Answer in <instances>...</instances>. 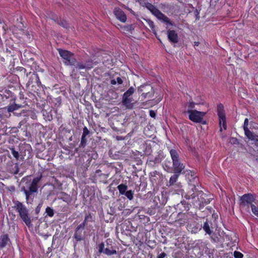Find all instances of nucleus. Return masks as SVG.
Segmentation results:
<instances>
[{
    "instance_id": "nucleus-8",
    "label": "nucleus",
    "mask_w": 258,
    "mask_h": 258,
    "mask_svg": "<svg viewBox=\"0 0 258 258\" xmlns=\"http://www.w3.org/2000/svg\"><path fill=\"white\" fill-rule=\"evenodd\" d=\"M138 91L139 93H142L141 96L144 99H151L153 97L154 94V90L150 84L141 85L138 87Z\"/></svg>"
},
{
    "instance_id": "nucleus-33",
    "label": "nucleus",
    "mask_w": 258,
    "mask_h": 258,
    "mask_svg": "<svg viewBox=\"0 0 258 258\" xmlns=\"http://www.w3.org/2000/svg\"><path fill=\"white\" fill-rule=\"evenodd\" d=\"M251 211L252 212L258 217V207L255 205H251Z\"/></svg>"
},
{
    "instance_id": "nucleus-16",
    "label": "nucleus",
    "mask_w": 258,
    "mask_h": 258,
    "mask_svg": "<svg viewBox=\"0 0 258 258\" xmlns=\"http://www.w3.org/2000/svg\"><path fill=\"white\" fill-rule=\"evenodd\" d=\"M29 75H30V79L27 83L28 85H32L34 86V84H35L37 86H39L41 84L39 77L37 74L34 72L32 73H29Z\"/></svg>"
},
{
    "instance_id": "nucleus-40",
    "label": "nucleus",
    "mask_w": 258,
    "mask_h": 258,
    "mask_svg": "<svg viewBox=\"0 0 258 258\" xmlns=\"http://www.w3.org/2000/svg\"><path fill=\"white\" fill-rule=\"evenodd\" d=\"M42 205L39 204L37 207L35 208V213L37 215L40 212Z\"/></svg>"
},
{
    "instance_id": "nucleus-56",
    "label": "nucleus",
    "mask_w": 258,
    "mask_h": 258,
    "mask_svg": "<svg viewBox=\"0 0 258 258\" xmlns=\"http://www.w3.org/2000/svg\"><path fill=\"white\" fill-rule=\"evenodd\" d=\"M75 151H76V152H77V151H78V148H76V150H75Z\"/></svg>"
},
{
    "instance_id": "nucleus-4",
    "label": "nucleus",
    "mask_w": 258,
    "mask_h": 258,
    "mask_svg": "<svg viewBox=\"0 0 258 258\" xmlns=\"http://www.w3.org/2000/svg\"><path fill=\"white\" fill-rule=\"evenodd\" d=\"M170 155L172 161V170L173 172L183 173L185 166L181 162L177 151L174 149L170 150Z\"/></svg>"
},
{
    "instance_id": "nucleus-44",
    "label": "nucleus",
    "mask_w": 258,
    "mask_h": 258,
    "mask_svg": "<svg viewBox=\"0 0 258 258\" xmlns=\"http://www.w3.org/2000/svg\"><path fill=\"white\" fill-rule=\"evenodd\" d=\"M166 254L164 252H163L158 255L157 258H164L166 256Z\"/></svg>"
},
{
    "instance_id": "nucleus-6",
    "label": "nucleus",
    "mask_w": 258,
    "mask_h": 258,
    "mask_svg": "<svg viewBox=\"0 0 258 258\" xmlns=\"http://www.w3.org/2000/svg\"><path fill=\"white\" fill-rule=\"evenodd\" d=\"M58 53L63 59V63L67 66H75L77 64V60L75 57L74 54L71 52L63 50L60 48L57 49Z\"/></svg>"
},
{
    "instance_id": "nucleus-18",
    "label": "nucleus",
    "mask_w": 258,
    "mask_h": 258,
    "mask_svg": "<svg viewBox=\"0 0 258 258\" xmlns=\"http://www.w3.org/2000/svg\"><path fill=\"white\" fill-rule=\"evenodd\" d=\"M58 198L62 200L63 202L70 203L72 202V199L70 195L66 194L64 192H61L58 194Z\"/></svg>"
},
{
    "instance_id": "nucleus-45",
    "label": "nucleus",
    "mask_w": 258,
    "mask_h": 258,
    "mask_svg": "<svg viewBox=\"0 0 258 258\" xmlns=\"http://www.w3.org/2000/svg\"><path fill=\"white\" fill-rule=\"evenodd\" d=\"M116 81L118 84H121L123 82L122 79L120 77H117Z\"/></svg>"
},
{
    "instance_id": "nucleus-2",
    "label": "nucleus",
    "mask_w": 258,
    "mask_h": 258,
    "mask_svg": "<svg viewBox=\"0 0 258 258\" xmlns=\"http://www.w3.org/2000/svg\"><path fill=\"white\" fill-rule=\"evenodd\" d=\"M42 176L41 174L33 178L32 182L27 180L24 185L21 186V191L24 192L26 196L27 204L31 203L37 192L38 189V183L41 180Z\"/></svg>"
},
{
    "instance_id": "nucleus-17",
    "label": "nucleus",
    "mask_w": 258,
    "mask_h": 258,
    "mask_svg": "<svg viewBox=\"0 0 258 258\" xmlns=\"http://www.w3.org/2000/svg\"><path fill=\"white\" fill-rule=\"evenodd\" d=\"M167 36L169 40L173 43H176L178 42V37L177 34L174 30H168L167 31Z\"/></svg>"
},
{
    "instance_id": "nucleus-32",
    "label": "nucleus",
    "mask_w": 258,
    "mask_h": 258,
    "mask_svg": "<svg viewBox=\"0 0 258 258\" xmlns=\"http://www.w3.org/2000/svg\"><path fill=\"white\" fill-rule=\"evenodd\" d=\"M145 6L151 12H152L155 8L154 6L149 3H145Z\"/></svg>"
},
{
    "instance_id": "nucleus-1",
    "label": "nucleus",
    "mask_w": 258,
    "mask_h": 258,
    "mask_svg": "<svg viewBox=\"0 0 258 258\" xmlns=\"http://www.w3.org/2000/svg\"><path fill=\"white\" fill-rule=\"evenodd\" d=\"M208 197V196L202 191H198L195 185L192 186L191 190L188 191L184 196L186 199L191 200V203L193 205H199L201 208L210 203L211 198H209Z\"/></svg>"
},
{
    "instance_id": "nucleus-10",
    "label": "nucleus",
    "mask_w": 258,
    "mask_h": 258,
    "mask_svg": "<svg viewBox=\"0 0 258 258\" xmlns=\"http://www.w3.org/2000/svg\"><path fill=\"white\" fill-rule=\"evenodd\" d=\"M84 229L85 227L84 224H80L76 228L74 235V238L75 239V241L74 242L75 246L76 245L78 241H81L84 239Z\"/></svg>"
},
{
    "instance_id": "nucleus-12",
    "label": "nucleus",
    "mask_w": 258,
    "mask_h": 258,
    "mask_svg": "<svg viewBox=\"0 0 258 258\" xmlns=\"http://www.w3.org/2000/svg\"><path fill=\"white\" fill-rule=\"evenodd\" d=\"M23 106L21 104H18L15 103L9 105L8 106L5 107L3 108L4 110H7V111L8 112H13L14 115L17 116H20L22 114L25 113L26 111L25 110H23L21 112L18 113L16 112V111L20 108H22Z\"/></svg>"
},
{
    "instance_id": "nucleus-9",
    "label": "nucleus",
    "mask_w": 258,
    "mask_h": 258,
    "mask_svg": "<svg viewBox=\"0 0 258 258\" xmlns=\"http://www.w3.org/2000/svg\"><path fill=\"white\" fill-rule=\"evenodd\" d=\"M255 200V198L250 194H246L243 195L240 198L239 205L241 207H247V209L249 207L251 208V205H254L252 203Z\"/></svg>"
},
{
    "instance_id": "nucleus-54",
    "label": "nucleus",
    "mask_w": 258,
    "mask_h": 258,
    "mask_svg": "<svg viewBox=\"0 0 258 258\" xmlns=\"http://www.w3.org/2000/svg\"><path fill=\"white\" fill-rule=\"evenodd\" d=\"M101 172V170H99V169L97 170L96 171V173H99V172Z\"/></svg>"
},
{
    "instance_id": "nucleus-46",
    "label": "nucleus",
    "mask_w": 258,
    "mask_h": 258,
    "mask_svg": "<svg viewBox=\"0 0 258 258\" xmlns=\"http://www.w3.org/2000/svg\"><path fill=\"white\" fill-rule=\"evenodd\" d=\"M150 115L152 117H155L156 116V113L155 112L153 111V110H150Z\"/></svg>"
},
{
    "instance_id": "nucleus-26",
    "label": "nucleus",
    "mask_w": 258,
    "mask_h": 258,
    "mask_svg": "<svg viewBox=\"0 0 258 258\" xmlns=\"http://www.w3.org/2000/svg\"><path fill=\"white\" fill-rule=\"evenodd\" d=\"M135 92V88L133 87H131L124 94L123 96L130 97Z\"/></svg>"
},
{
    "instance_id": "nucleus-24",
    "label": "nucleus",
    "mask_w": 258,
    "mask_h": 258,
    "mask_svg": "<svg viewBox=\"0 0 258 258\" xmlns=\"http://www.w3.org/2000/svg\"><path fill=\"white\" fill-rule=\"evenodd\" d=\"M157 18L159 20H162L164 22L167 23L171 25H173V24L170 21V19L162 13H161L160 15H159V16Z\"/></svg>"
},
{
    "instance_id": "nucleus-34",
    "label": "nucleus",
    "mask_w": 258,
    "mask_h": 258,
    "mask_svg": "<svg viewBox=\"0 0 258 258\" xmlns=\"http://www.w3.org/2000/svg\"><path fill=\"white\" fill-rule=\"evenodd\" d=\"M134 29L132 25H128L124 26L123 30L125 31H132Z\"/></svg>"
},
{
    "instance_id": "nucleus-57",
    "label": "nucleus",
    "mask_w": 258,
    "mask_h": 258,
    "mask_svg": "<svg viewBox=\"0 0 258 258\" xmlns=\"http://www.w3.org/2000/svg\"><path fill=\"white\" fill-rule=\"evenodd\" d=\"M23 180L25 181L26 180L25 178H23Z\"/></svg>"
},
{
    "instance_id": "nucleus-38",
    "label": "nucleus",
    "mask_w": 258,
    "mask_h": 258,
    "mask_svg": "<svg viewBox=\"0 0 258 258\" xmlns=\"http://www.w3.org/2000/svg\"><path fill=\"white\" fill-rule=\"evenodd\" d=\"M182 205H184L185 210L188 211L189 210V204L186 203L185 201H183L181 202Z\"/></svg>"
},
{
    "instance_id": "nucleus-29",
    "label": "nucleus",
    "mask_w": 258,
    "mask_h": 258,
    "mask_svg": "<svg viewBox=\"0 0 258 258\" xmlns=\"http://www.w3.org/2000/svg\"><path fill=\"white\" fill-rule=\"evenodd\" d=\"M57 23L64 28H68L69 27V24L63 19H60L59 20H58Z\"/></svg>"
},
{
    "instance_id": "nucleus-19",
    "label": "nucleus",
    "mask_w": 258,
    "mask_h": 258,
    "mask_svg": "<svg viewBox=\"0 0 258 258\" xmlns=\"http://www.w3.org/2000/svg\"><path fill=\"white\" fill-rule=\"evenodd\" d=\"M212 225V222L211 221H209L208 219H206L203 226L204 230L209 235H211L213 232L212 230H211Z\"/></svg>"
},
{
    "instance_id": "nucleus-14",
    "label": "nucleus",
    "mask_w": 258,
    "mask_h": 258,
    "mask_svg": "<svg viewBox=\"0 0 258 258\" xmlns=\"http://www.w3.org/2000/svg\"><path fill=\"white\" fill-rule=\"evenodd\" d=\"M7 169L12 174H18L19 171L18 163H14L12 161L9 162L7 165Z\"/></svg>"
},
{
    "instance_id": "nucleus-43",
    "label": "nucleus",
    "mask_w": 258,
    "mask_h": 258,
    "mask_svg": "<svg viewBox=\"0 0 258 258\" xmlns=\"http://www.w3.org/2000/svg\"><path fill=\"white\" fill-rule=\"evenodd\" d=\"M195 103L191 101L189 102L188 103V107L189 108V110H192V108L195 107Z\"/></svg>"
},
{
    "instance_id": "nucleus-53",
    "label": "nucleus",
    "mask_w": 258,
    "mask_h": 258,
    "mask_svg": "<svg viewBox=\"0 0 258 258\" xmlns=\"http://www.w3.org/2000/svg\"><path fill=\"white\" fill-rule=\"evenodd\" d=\"M200 43L199 42H194V46H198L199 45Z\"/></svg>"
},
{
    "instance_id": "nucleus-37",
    "label": "nucleus",
    "mask_w": 258,
    "mask_h": 258,
    "mask_svg": "<svg viewBox=\"0 0 258 258\" xmlns=\"http://www.w3.org/2000/svg\"><path fill=\"white\" fill-rule=\"evenodd\" d=\"M151 13L153 14H154L156 17H157L159 16V15H160V13L161 12L157 8L155 7Z\"/></svg>"
},
{
    "instance_id": "nucleus-42",
    "label": "nucleus",
    "mask_w": 258,
    "mask_h": 258,
    "mask_svg": "<svg viewBox=\"0 0 258 258\" xmlns=\"http://www.w3.org/2000/svg\"><path fill=\"white\" fill-rule=\"evenodd\" d=\"M229 142L232 144H235L237 142V139L235 138H231Z\"/></svg>"
},
{
    "instance_id": "nucleus-31",
    "label": "nucleus",
    "mask_w": 258,
    "mask_h": 258,
    "mask_svg": "<svg viewBox=\"0 0 258 258\" xmlns=\"http://www.w3.org/2000/svg\"><path fill=\"white\" fill-rule=\"evenodd\" d=\"M87 141L86 137H82L79 147L84 148L86 145Z\"/></svg>"
},
{
    "instance_id": "nucleus-15",
    "label": "nucleus",
    "mask_w": 258,
    "mask_h": 258,
    "mask_svg": "<svg viewBox=\"0 0 258 258\" xmlns=\"http://www.w3.org/2000/svg\"><path fill=\"white\" fill-rule=\"evenodd\" d=\"M113 13L116 18L122 22H125L126 20V16L124 12L119 8H115Z\"/></svg>"
},
{
    "instance_id": "nucleus-50",
    "label": "nucleus",
    "mask_w": 258,
    "mask_h": 258,
    "mask_svg": "<svg viewBox=\"0 0 258 258\" xmlns=\"http://www.w3.org/2000/svg\"><path fill=\"white\" fill-rule=\"evenodd\" d=\"M110 83L112 85H115L116 84V81L115 79H113L111 80Z\"/></svg>"
},
{
    "instance_id": "nucleus-27",
    "label": "nucleus",
    "mask_w": 258,
    "mask_h": 258,
    "mask_svg": "<svg viewBox=\"0 0 258 258\" xmlns=\"http://www.w3.org/2000/svg\"><path fill=\"white\" fill-rule=\"evenodd\" d=\"M93 220L92 216L91 214H86L85 217L84 222L82 224H84V227H85L88 222H91Z\"/></svg>"
},
{
    "instance_id": "nucleus-25",
    "label": "nucleus",
    "mask_w": 258,
    "mask_h": 258,
    "mask_svg": "<svg viewBox=\"0 0 258 258\" xmlns=\"http://www.w3.org/2000/svg\"><path fill=\"white\" fill-rule=\"evenodd\" d=\"M117 188L119 194L123 195L126 191L127 186L125 184H121L117 186Z\"/></svg>"
},
{
    "instance_id": "nucleus-20",
    "label": "nucleus",
    "mask_w": 258,
    "mask_h": 258,
    "mask_svg": "<svg viewBox=\"0 0 258 258\" xmlns=\"http://www.w3.org/2000/svg\"><path fill=\"white\" fill-rule=\"evenodd\" d=\"M9 241L10 239L7 234L2 235L0 237V248L5 247Z\"/></svg>"
},
{
    "instance_id": "nucleus-13",
    "label": "nucleus",
    "mask_w": 258,
    "mask_h": 258,
    "mask_svg": "<svg viewBox=\"0 0 258 258\" xmlns=\"http://www.w3.org/2000/svg\"><path fill=\"white\" fill-rule=\"evenodd\" d=\"M94 62L92 59H88L86 60L85 62H77L75 68L76 69L79 70L85 69V70H88L92 69L94 67Z\"/></svg>"
},
{
    "instance_id": "nucleus-41",
    "label": "nucleus",
    "mask_w": 258,
    "mask_h": 258,
    "mask_svg": "<svg viewBox=\"0 0 258 258\" xmlns=\"http://www.w3.org/2000/svg\"><path fill=\"white\" fill-rule=\"evenodd\" d=\"M248 118H245L244 122L243 124V129H246V128H248Z\"/></svg>"
},
{
    "instance_id": "nucleus-28",
    "label": "nucleus",
    "mask_w": 258,
    "mask_h": 258,
    "mask_svg": "<svg viewBox=\"0 0 258 258\" xmlns=\"http://www.w3.org/2000/svg\"><path fill=\"white\" fill-rule=\"evenodd\" d=\"M45 212L49 217H52L54 215V210L49 207L46 208Z\"/></svg>"
},
{
    "instance_id": "nucleus-22",
    "label": "nucleus",
    "mask_w": 258,
    "mask_h": 258,
    "mask_svg": "<svg viewBox=\"0 0 258 258\" xmlns=\"http://www.w3.org/2000/svg\"><path fill=\"white\" fill-rule=\"evenodd\" d=\"M132 99L129 98L128 97L123 96L122 97V103L123 105L126 106L127 108H130L132 107Z\"/></svg>"
},
{
    "instance_id": "nucleus-39",
    "label": "nucleus",
    "mask_w": 258,
    "mask_h": 258,
    "mask_svg": "<svg viewBox=\"0 0 258 258\" xmlns=\"http://www.w3.org/2000/svg\"><path fill=\"white\" fill-rule=\"evenodd\" d=\"M13 156L16 159V160H18L19 158L20 157V154L18 152V151H15V152H13L12 153Z\"/></svg>"
},
{
    "instance_id": "nucleus-52",
    "label": "nucleus",
    "mask_w": 258,
    "mask_h": 258,
    "mask_svg": "<svg viewBox=\"0 0 258 258\" xmlns=\"http://www.w3.org/2000/svg\"><path fill=\"white\" fill-rule=\"evenodd\" d=\"M10 149L11 150L12 153H13V152H15L16 151L15 148L13 147L12 148H10Z\"/></svg>"
},
{
    "instance_id": "nucleus-51",
    "label": "nucleus",
    "mask_w": 258,
    "mask_h": 258,
    "mask_svg": "<svg viewBox=\"0 0 258 258\" xmlns=\"http://www.w3.org/2000/svg\"><path fill=\"white\" fill-rule=\"evenodd\" d=\"M23 124L22 121H21L19 123L18 126H17L18 128H20L22 125Z\"/></svg>"
},
{
    "instance_id": "nucleus-35",
    "label": "nucleus",
    "mask_w": 258,
    "mask_h": 258,
    "mask_svg": "<svg viewBox=\"0 0 258 258\" xmlns=\"http://www.w3.org/2000/svg\"><path fill=\"white\" fill-rule=\"evenodd\" d=\"M233 255L235 258H242L243 256L242 253L237 251H235L234 252Z\"/></svg>"
},
{
    "instance_id": "nucleus-58",
    "label": "nucleus",
    "mask_w": 258,
    "mask_h": 258,
    "mask_svg": "<svg viewBox=\"0 0 258 258\" xmlns=\"http://www.w3.org/2000/svg\"><path fill=\"white\" fill-rule=\"evenodd\" d=\"M256 160L257 161H258V158H256Z\"/></svg>"
},
{
    "instance_id": "nucleus-30",
    "label": "nucleus",
    "mask_w": 258,
    "mask_h": 258,
    "mask_svg": "<svg viewBox=\"0 0 258 258\" xmlns=\"http://www.w3.org/2000/svg\"><path fill=\"white\" fill-rule=\"evenodd\" d=\"M124 195L128 199L130 200H132L134 198V193L132 190L126 191Z\"/></svg>"
},
{
    "instance_id": "nucleus-23",
    "label": "nucleus",
    "mask_w": 258,
    "mask_h": 258,
    "mask_svg": "<svg viewBox=\"0 0 258 258\" xmlns=\"http://www.w3.org/2000/svg\"><path fill=\"white\" fill-rule=\"evenodd\" d=\"M173 173H174V174L173 175H172L171 176V177L170 178V180H169V182L170 185H173L176 182L179 175L181 174L179 173H176V172H173Z\"/></svg>"
},
{
    "instance_id": "nucleus-47",
    "label": "nucleus",
    "mask_w": 258,
    "mask_h": 258,
    "mask_svg": "<svg viewBox=\"0 0 258 258\" xmlns=\"http://www.w3.org/2000/svg\"><path fill=\"white\" fill-rule=\"evenodd\" d=\"M149 26H150V28H151V29H152V30L154 29L155 26H154V23H153V22H152V21H150V22H149Z\"/></svg>"
},
{
    "instance_id": "nucleus-7",
    "label": "nucleus",
    "mask_w": 258,
    "mask_h": 258,
    "mask_svg": "<svg viewBox=\"0 0 258 258\" xmlns=\"http://www.w3.org/2000/svg\"><path fill=\"white\" fill-rule=\"evenodd\" d=\"M187 112L189 114V119L191 121L197 123H201L203 124L206 123V122L203 120V117L206 114V112L196 110H188Z\"/></svg>"
},
{
    "instance_id": "nucleus-55",
    "label": "nucleus",
    "mask_w": 258,
    "mask_h": 258,
    "mask_svg": "<svg viewBox=\"0 0 258 258\" xmlns=\"http://www.w3.org/2000/svg\"><path fill=\"white\" fill-rule=\"evenodd\" d=\"M137 1H138L139 2H140V4H141V0H137Z\"/></svg>"
},
{
    "instance_id": "nucleus-21",
    "label": "nucleus",
    "mask_w": 258,
    "mask_h": 258,
    "mask_svg": "<svg viewBox=\"0 0 258 258\" xmlns=\"http://www.w3.org/2000/svg\"><path fill=\"white\" fill-rule=\"evenodd\" d=\"M244 134L246 137L250 140L253 141L255 140V137L256 136L254 133H252L248 128L244 130Z\"/></svg>"
},
{
    "instance_id": "nucleus-48",
    "label": "nucleus",
    "mask_w": 258,
    "mask_h": 258,
    "mask_svg": "<svg viewBox=\"0 0 258 258\" xmlns=\"http://www.w3.org/2000/svg\"><path fill=\"white\" fill-rule=\"evenodd\" d=\"M255 142V145L256 146H258V136L256 135V136L255 137V140H253Z\"/></svg>"
},
{
    "instance_id": "nucleus-11",
    "label": "nucleus",
    "mask_w": 258,
    "mask_h": 258,
    "mask_svg": "<svg viewBox=\"0 0 258 258\" xmlns=\"http://www.w3.org/2000/svg\"><path fill=\"white\" fill-rule=\"evenodd\" d=\"M223 106L222 104H220L218 105V115L219 119V125L220 126H221L222 123V126L224 130H226L227 125H226V117L225 115L224 110L223 109ZM222 127H220V131L222 132Z\"/></svg>"
},
{
    "instance_id": "nucleus-3",
    "label": "nucleus",
    "mask_w": 258,
    "mask_h": 258,
    "mask_svg": "<svg viewBox=\"0 0 258 258\" xmlns=\"http://www.w3.org/2000/svg\"><path fill=\"white\" fill-rule=\"evenodd\" d=\"M15 208L16 210L19 213V216L22 221L28 227H30L32 226L31 220L29 215L28 210L21 202L17 201L15 204Z\"/></svg>"
},
{
    "instance_id": "nucleus-49",
    "label": "nucleus",
    "mask_w": 258,
    "mask_h": 258,
    "mask_svg": "<svg viewBox=\"0 0 258 258\" xmlns=\"http://www.w3.org/2000/svg\"><path fill=\"white\" fill-rule=\"evenodd\" d=\"M18 127H14L12 128V131H13L14 133H16L18 132Z\"/></svg>"
},
{
    "instance_id": "nucleus-36",
    "label": "nucleus",
    "mask_w": 258,
    "mask_h": 258,
    "mask_svg": "<svg viewBox=\"0 0 258 258\" xmlns=\"http://www.w3.org/2000/svg\"><path fill=\"white\" fill-rule=\"evenodd\" d=\"M90 134V131L87 128V127L85 126L83 128V132L82 137H86L87 136H88Z\"/></svg>"
},
{
    "instance_id": "nucleus-5",
    "label": "nucleus",
    "mask_w": 258,
    "mask_h": 258,
    "mask_svg": "<svg viewBox=\"0 0 258 258\" xmlns=\"http://www.w3.org/2000/svg\"><path fill=\"white\" fill-rule=\"evenodd\" d=\"M96 248L98 250V255L103 253L107 256H111L117 253L115 248L111 244H109L107 241H106V244L103 242L97 243Z\"/></svg>"
}]
</instances>
